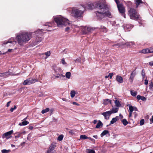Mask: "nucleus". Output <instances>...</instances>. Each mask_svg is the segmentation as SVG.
<instances>
[{
    "label": "nucleus",
    "mask_w": 153,
    "mask_h": 153,
    "mask_svg": "<svg viewBox=\"0 0 153 153\" xmlns=\"http://www.w3.org/2000/svg\"><path fill=\"white\" fill-rule=\"evenodd\" d=\"M86 8L85 10H91L95 7L99 9V10L96 12L97 17L101 19L105 16L109 17H112L110 12L108 10V6L106 4L105 0H100L97 1L95 6L93 3H89L86 5H82Z\"/></svg>",
    "instance_id": "nucleus-1"
},
{
    "label": "nucleus",
    "mask_w": 153,
    "mask_h": 153,
    "mask_svg": "<svg viewBox=\"0 0 153 153\" xmlns=\"http://www.w3.org/2000/svg\"><path fill=\"white\" fill-rule=\"evenodd\" d=\"M32 33L24 31H21L16 35V38L18 44L22 46L30 40Z\"/></svg>",
    "instance_id": "nucleus-2"
},
{
    "label": "nucleus",
    "mask_w": 153,
    "mask_h": 153,
    "mask_svg": "<svg viewBox=\"0 0 153 153\" xmlns=\"http://www.w3.org/2000/svg\"><path fill=\"white\" fill-rule=\"evenodd\" d=\"M85 9V7L82 5L77 7H73L72 9L71 14L73 16L77 18L82 16Z\"/></svg>",
    "instance_id": "nucleus-3"
},
{
    "label": "nucleus",
    "mask_w": 153,
    "mask_h": 153,
    "mask_svg": "<svg viewBox=\"0 0 153 153\" xmlns=\"http://www.w3.org/2000/svg\"><path fill=\"white\" fill-rule=\"evenodd\" d=\"M54 20L58 27L65 26L69 25L70 24L68 19L65 18L62 16L54 18Z\"/></svg>",
    "instance_id": "nucleus-4"
},
{
    "label": "nucleus",
    "mask_w": 153,
    "mask_h": 153,
    "mask_svg": "<svg viewBox=\"0 0 153 153\" xmlns=\"http://www.w3.org/2000/svg\"><path fill=\"white\" fill-rule=\"evenodd\" d=\"M128 12L130 19L135 20L139 19V16L135 9L132 8H131Z\"/></svg>",
    "instance_id": "nucleus-5"
},
{
    "label": "nucleus",
    "mask_w": 153,
    "mask_h": 153,
    "mask_svg": "<svg viewBox=\"0 0 153 153\" xmlns=\"http://www.w3.org/2000/svg\"><path fill=\"white\" fill-rule=\"evenodd\" d=\"M61 69L60 68H58L56 70H55V74H53L51 76V79L53 80L59 78L62 79V77H64L65 76L59 73L60 72Z\"/></svg>",
    "instance_id": "nucleus-6"
},
{
    "label": "nucleus",
    "mask_w": 153,
    "mask_h": 153,
    "mask_svg": "<svg viewBox=\"0 0 153 153\" xmlns=\"http://www.w3.org/2000/svg\"><path fill=\"white\" fill-rule=\"evenodd\" d=\"M115 1L117 5V7L119 12L120 13L123 14L124 17V18H126L125 15L124 14L125 11V9L123 5L121 4H119V1L118 0H115Z\"/></svg>",
    "instance_id": "nucleus-7"
},
{
    "label": "nucleus",
    "mask_w": 153,
    "mask_h": 153,
    "mask_svg": "<svg viewBox=\"0 0 153 153\" xmlns=\"http://www.w3.org/2000/svg\"><path fill=\"white\" fill-rule=\"evenodd\" d=\"M16 41L13 38H11L8 41H5L3 42L2 45H7H7L9 46H14V43H16Z\"/></svg>",
    "instance_id": "nucleus-8"
},
{
    "label": "nucleus",
    "mask_w": 153,
    "mask_h": 153,
    "mask_svg": "<svg viewBox=\"0 0 153 153\" xmlns=\"http://www.w3.org/2000/svg\"><path fill=\"white\" fill-rule=\"evenodd\" d=\"M37 81L36 79H28L25 80L23 83L24 85H29L33 84Z\"/></svg>",
    "instance_id": "nucleus-9"
},
{
    "label": "nucleus",
    "mask_w": 153,
    "mask_h": 153,
    "mask_svg": "<svg viewBox=\"0 0 153 153\" xmlns=\"http://www.w3.org/2000/svg\"><path fill=\"white\" fill-rule=\"evenodd\" d=\"M13 131L12 130L4 133L2 136V138H6L7 139L11 137V135L13 133Z\"/></svg>",
    "instance_id": "nucleus-10"
},
{
    "label": "nucleus",
    "mask_w": 153,
    "mask_h": 153,
    "mask_svg": "<svg viewBox=\"0 0 153 153\" xmlns=\"http://www.w3.org/2000/svg\"><path fill=\"white\" fill-rule=\"evenodd\" d=\"M111 114H112L110 111L103 112L102 114L104 116L106 120L109 119V117Z\"/></svg>",
    "instance_id": "nucleus-11"
},
{
    "label": "nucleus",
    "mask_w": 153,
    "mask_h": 153,
    "mask_svg": "<svg viewBox=\"0 0 153 153\" xmlns=\"http://www.w3.org/2000/svg\"><path fill=\"white\" fill-rule=\"evenodd\" d=\"M116 79L119 83H122L123 82V78L120 76H117L116 77Z\"/></svg>",
    "instance_id": "nucleus-12"
},
{
    "label": "nucleus",
    "mask_w": 153,
    "mask_h": 153,
    "mask_svg": "<svg viewBox=\"0 0 153 153\" xmlns=\"http://www.w3.org/2000/svg\"><path fill=\"white\" fill-rule=\"evenodd\" d=\"M119 110L118 107H114L113 106H112L111 110L110 111L111 114L115 113L117 112Z\"/></svg>",
    "instance_id": "nucleus-13"
},
{
    "label": "nucleus",
    "mask_w": 153,
    "mask_h": 153,
    "mask_svg": "<svg viewBox=\"0 0 153 153\" xmlns=\"http://www.w3.org/2000/svg\"><path fill=\"white\" fill-rule=\"evenodd\" d=\"M136 72L134 71H132V72L131 73L129 79L131 80V83L132 82L133 79L136 75Z\"/></svg>",
    "instance_id": "nucleus-14"
},
{
    "label": "nucleus",
    "mask_w": 153,
    "mask_h": 153,
    "mask_svg": "<svg viewBox=\"0 0 153 153\" xmlns=\"http://www.w3.org/2000/svg\"><path fill=\"white\" fill-rule=\"evenodd\" d=\"M116 100L114 101V102L116 106L117 107H120L121 106V102L120 101L118 100L115 98Z\"/></svg>",
    "instance_id": "nucleus-15"
},
{
    "label": "nucleus",
    "mask_w": 153,
    "mask_h": 153,
    "mask_svg": "<svg viewBox=\"0 0 153 153\" xmlns=\"http://www.w3.org/2000/svg\"><path fill=\"white\" fill-rule=\"evenodd\" d=\"M134 1L137 7H138L140 4L143 3L141 0H134Z\"/></svg>",
    "instance_id": "nucleus-16"
},
{
    "label": "nucleus",
    "mask_w": 153,
    "mask_h": 153,
    "mask_svg": "<svg viewBox=\"0 0 153 153\" xmlns=\"http://www.w3.org/2000/svg\"><path fill=\"white\" fill-rule=\"evenodd\" d=\"M10 74V73H9V72H6L2 73H0V77H5Z\"/></svg>",
    "instance_id": "nucleus-17"
},
{
    "label": "nucleus",
    "mask_w": 153,
    "mask_h": 153,
    "mask_svg": "<svg viewBox=\"0 0 153 153\" xmlns=\"http://www.w3.org/2000/svg\"><path fill=\"white\" fill-rule=\"evenodd\" d=\"M119 117L118 116H116L115 117L113 118L110 122V124H113L116 123L117 121L119 119Z\"/></svg>",
    "instance_id": "nucleus-18"
},
{
    "label": "nucleus",
    "mask_w": 153,
    "mask_h": 153,
    "mask_svg": "<svg viewBox=\"0 0 153 153\" xmlns=\"http://www.w3.org/2000/svg\"><path fill=\"white\" fill-rule=\"evenodd\" d=\"M56 147V145L55 144H52L49 147V149L47 151H52Z\"/></svg>",
    "instance_id": "nucleus-19"
},
{
    "label": "nucleus",
    "mask_w": 153,
    "mask_h": 153,
    "mask_svg": "<svg viewBox=\"0 0 153 153\" xmlns=\"http://www.w3.org/2000/svg\"><path fill=\"white\" fill-rule=\"evenodd\" d=\"M137 98L138 100H141L143 101H146V98L143 96H142L140 95H138Z\"/></svg>",
    "instance_id": "nucleus-20"
},
{
    "label": "nucleus",
    "mask_w": 153,
    "mask_h": 153,
    "mask_svg": "<svg viewBox=\"0 0 153 153\" xmlns=\"http://www.w3.org/2000/svg\"><path fill=\"white\" fill-rule=\"evenodd\" d=\"M133 27V26L127 24L125 25L124 26V29H128V30H130L129 29Z\"/></svg>",
    "instance_id": "nucleus-21"
},
{
    "label": "nucleus",
    "mask_w": 153,
    "mask_h": 153,
    "mask_svg": "<svg viewBox=\"0 0 153 153\" xmlns=\"http://www.w3.org/2000/svg\"><path fill=\"white\" fill-rule=\"evenodd\" d=\"M22 120V122L21 123H20L19 124V125L20 126H25L27 124H28L29 123V122H28L27 121H26V120Z\"/></svg>",
    "instance_id": "nucleus-22"
},
{
    "label": "nucleus",
    "mask_w": 153,
    "mask_h": 153,
    "mask_svg": "<svg viewBox=\"0 0 153 153\" xmlns=\"http://www.w3.org/2000/svg\"><path fill=\"white\" fill-rule=\"evenodd\" d=\"M109 103L111 104V100L108 99H105L104 100L103 104L105 105H107Z\"/></svg>",
    "instance_id": "nucleus-23"
},
{
    "label": "nucleus",
    "mask_w": 153,
    "mask_h": 153,
    "mask_svg": "<svg viewBox=\"0 0 153 153\" xmlns=\"http://www.w3.org/2000/svg\"><path fill=\"white\" fill-rule=\"evenodd\" d=\"M36 34L37 35V36H39L42 35V30H37L35 32Z\"/></svg>",
    "instance_id": "nucleus-24"
},
{
    "label": "nucleus",
    "mask_w": 153,
    "mask_h": 153,
    "mask_svg": "<svg viewBox=\"0 0 153 153\" xmlns=\"http://www.w3.org/2000/svg\"><path fill=\"white\" fill-rule=\"evenodd\" d=\"M102 123L100 120L97 123L96 128H100V127H102Z\"/></svg>",
    "instance_id": "nucleus-25"
},
{
    "label": "nucleus",
    "mask_w": 153,
    "mask_h": 153,
    "mask_svg": "<svg viewBox=\"0 0 153 153\" xmlns=\"http://www.w3.org/2000/svg\"><path fill=\"white\" fill-rule=\"evenodd\" d=\"M101 31L103 32L104 33H106L107 32V29L105 27L102 26L100 28Z\"/></svg>",
    "instance_id": "nucleus-26"
},
{
    "label": "nucleus",
    "mask_w": 153,
    "mask_h": 153,
    "mask_svg": "<svg viewBox=\"0 0 153 153\" xmlns=\"http://www.w3.org/2000/svg\"><path fill=\"white\" fill-rule=\"evenodd\" d=\"M109 133V131H108L107 130H105L101 134L100 136L101 137H103V136Z\"/></svg>",
    "instance_id": "nucleus-27"
},
{
    "label": "nucleus",
    "mask_w": 153,
    "mask_h": 153,
    "mask_svg": "<svg viewBox=\"0 0 153 153\" xmlns=\"http://www.w3.org/2000/svg\"><path fill=\"white\" fill-rule=\"evenodd\" d=\"M95 29V28L91 27H87V30L88 31V32H91L94 30Z\"/></svg>",
    "instance_id": "nucleus-28"
},
{
    "label": "nucleus",
    "mask_w": 153,
    "mask_h": 153,
    "mask_svg": "<svg viewBox=\"0 0 153 153\" xmlns=\"http://www.w3.org/2000/svg\"><path fill=\"white\" fill-rule=\"evenodd\" d=\"M87 28V27H83L82 29V31L84 34H86L88 33Z\"/></svg>",
    "instance_id": "nucleus-29"
},
{
    "label": "nucleus",
    "mask_w": 153,
    "mask_h": 153,
    "mask_svg": "<svg viewBox=\"0 0 153 153\" xmlns=\"http://www.w3.org/2000/svg\"><path fill=\"white\" fill-rule=\"evenodd\" d=\"M71 74L69 72H67L66 73L65 76L68 79H70L71 76Z\"/></svg>",
    "instance_id": "nucleus-30"
},
{
    "label": "nucleus",
    "mask_w": 153,
    "mask_h": 153,
    "mask_svg": "<svg viewBox=\"0 0 153 153\" xmlns=\"http://www.w3.org/2000/svg\"><path fill=\"white\" fill-rule=\"evenodd\" d=\"M140 53H148V49L146 48L145 49H143L141 50L140 52Z\"/></svg>",
    "instance_id": "nucleus-31"
},
{
    "label": "nucleus",
    "mask_w": 153,
    "mask_h": 153,
    "mask_svg": "<svg viewBox=\"0 0 153 153\" xmlns=\"http://www.w3.org/2000/svg\"><path fill=\"white\" fill-rule=\"evenodd\" d=\"M122 122L124 125L125 126L127 125L128 123V122L125 119H123L122 120Z\"/></svg>",
    "instance_id": "nucleus-32"
},
{
    "label": "nucleus",
    "mask_w": 153,
    "mask_h": 153,
    "mask_svg": "<svg viewBox=\"0 0 153 153\" xmlns=\"http://www.w3.org/2000/svg\"><path fill=\"white\" fill-rule=\"evenodd\" d=\"M131 95L133 96H135L137 94V92L136 91H134L133 90H131L130 91Z\"/></svg>",
    "instance_id": "nucleus-33"
},
{
    "label": "nucleus",
    "mask_w": 153,
    "mask_h": 153,
    "mask_svg": "<svg viewBox=\"0 0 153 153\" xmlns=\"http://www.w3.org/2000/svg\"><path fill=\"white\" fill-rule=\"evenodd\" d=\"M42 38L39 37H38L36 39V44H38V43L41 41Z\"/></svg>",
    "instance_id": "nucleus-34"
},
{
    "label": "nucleus",
    "mask_w": 153,
    "mask_h": 153,
    "mask_svg": "<svg viewBox=\"0 0 153 153\" xmlns=\"http://www.w3.org/2000/svg\"><path fill=\"white\" fill-rule=\"evenodd\" d=\"M134 43L133 42H127L125 43V45L128 46H131L133 45Z\"/></svg>",
    "instance_id": "nucleus-35"
},
{
    "label": "nucleus",
    "mask_w": 153,
    "mask_h": 153,
    "mask_svg": "<svg viewBox=\"0 0 153 153\" xmlns=\"http://www.w3.org/2000/svg\"><path fill=\"white\" fill-rule=\"evenodd\" d=\"M49 111V108H47L45 109H43L42 111V114H44L47 112H48Z\"/></svg>",
    "instance_id": "nucleus-36"
},
{
    "label": "nucleus",
    "mask_w": 153,
    "mask_h": 153,
    "mask_svg": "<svg viewBox=\"0 0 153 153\" xmlns=\"http://www.w3.org/2000/svg\"><path fill=\"white\" fill-rule=\"evenodd\" d=\"M71 96L72 98H73L75 95V91H71Z\"/></svg>",
    "instance_id": "nucleus-37"
},
{
    "label": "nucleus",
    "mask_w": 153,
    "mask_h": 153,
    "mask_svg": "<svg viewBox=\"0 0 153 153\" xmlns=\"http://www.w3.org/2000/svg\"><path fill=\"white\" fill-rule=\"evenodd\" d=\"M128 105L129 106V112H132L134 110V108L131 105Z\"/></svg>",
    "instance_id": "nucleus-38"
},
{
    "label": "nucleus",
    "mask_w": 153,
    "mask_h": 153,
    "mask_svg": "<svg viewBox=\"0 0 153 153\" xmlns=\"http://www.w3.org/2000/svg\"><path fill=\"white\" fill-rule=\"evenodd\" d=\"M63 137L64 136L63 135H60L58 137L57 140L59 141H62L63 139Z\"/></svg>",
    "instance_id": "nucleus-39"
},
{
    "label": "nucleus",
    "mask_w": 153,
    "mask_h": 153,
    "mask_svg": "<svg viewBox=\"0 0 153 153\" xmlns=\"http://www.w3.org/2000/svg\"><path fill=\"white\" fill-rule=\"evenodd\" d=\"M80 139H87L88 137L85 135H80Z\"/></svg>",
    "instance_id": "nucleus-40"
},
{
    "label": "nucleus",
    "mask_w": 153,
    "mask_h": 153,
    "mask_svg": "<svg viewBox=\"0 0 153 153\" xmlns=\"http://www.w3.org/2000/svg\"><path fill=\"white\" fill-rule=\"evenodd\" d=\"M149 53H153V47L148 48Z\"/></svg>",
    "instance_id": "nucleus-41"
},
{
    "label": "nucleus",
    "mask_w": 153,
    "mask_h": 153,
    "mask_svg": "<svg viewBox=\"0 0 153 153\" xmlns=\"http://www.w3.org/2000/svg\"><path fill=\"white\" fill-rule=\"evenodd\" d=\"M16 134H17V135L15 137L16 138L20 137L22 135V133H21L20 132H18Z\"/></svg>",
    "instance_id": "nucleus-42"
},
{
    "label": "nucleus",
    "mask_w": 153,
    "mask_h": 153,
    "mask_svg": "<svg viewBox=\"0 0 153 153\" xmlns=\"http://www.w3.org/2000/svg\"><path fill=\"white\" fill-rule=\"evenodd\" d=\"M10 151L9 150H7L6 149H3L1 150L2 153H8Z\"/></svg>",
    "instance_id": "nucleus-43"
},
{
    "label": "nucleus",
    "mask_w": 153,
    "mask_h": 153,
    "mask_svg": "<svg viewBox=\"0 0 153 153\" xmlns=\"http://www.w3.org/2000/svg\"><path fill=\"white\" fill-rule=\"evenodd\" d=\"M88 153H95L94 150L88 149Z\"/></svg>",
    "instance_id": "nucleus-44"
},
{
    "label": "nucleus",
    "mask_w": 153,
    "mask_h": 153,
    "mask_svg": "<svg viewBox=\"0 0 153 153\" xmlns=\"http://www.w3.org/2000/svg\"><path fill=\"white\" fill-rule=\"evenodd\" d=\"M144 123V119H142L140 120V126H142L143 125Z\"/></svg>",
    "instance_id": "nucleus-45"
},
{
    "label": "nucleus",
    "mask_w": 153,
    "mask_h": 153,
    "mask_svg": "<svg viewBox=\"0 0 153 153\" xmlns=\"http://www.w3.org/2000/svg\"><path fill=\"white\" fill-rule=\"evenodd\" d=\"M50 54L51 53L50 51H48L45 53V54L48 56H49L50 55Z\"/></svg>",
    "instance_id": "nucleus-46"
},
{
    "label": "nucleus",
    "mask_w": 153,
    "mask_h": 153,
    "mask_svg": "<svg viewBox=\"0 0 153 153\" xmlns=\"http://www.w3.org/2000/svg\"><path fill=\"white\" fill-rule=\"evenodd\" d=\"M142 75L143 76V78H144L145 77V73L144 72V71L143 70L142 71Z\"/></svg>",
    "instance_id": "nucleus-47"
},
{
    "label": "nucleus",
    "mask_w": 153,
    "mask_h": 153,
    "mask_svg": "<svg viewBox=\"0 0 153 153\" xmlns=\"http://www.w3.org/2000/svg\"><path fill=\"white\" fill-rule=\"evenodd\" d=\"M69 134L71 135H73L74 134V131L73 130H71L70 131H69Z\"/></svg>",
    "instance_id": "nucleus-48"
},
{
    "label": "nucleus",
    "mask_w": 153,
    "mask_h": 153,
    "mask_svg": "<svg viewBox=\"0 0 153 153\" xmlns=\"http://www.w3.org/2000/svg\"><path fill=\"white\" fill-rule=\"evenodd\" d=\"M16 108V107L15 105L14 107L13 108H11L10 109V111L11 112L13 111Z\"/></svg>",
    "instance_id": "nucleus-49"
},
{
    "label": "nucleus",
    "mask_w": 153,
    "mask_h": 153,
    "mask_svg": "<svg viewBox=\"0 0 153 153\" xmlns=\"http://www.w3.org/2000/svg\"><path fill=\"white\" fill-rule=\"evenodd\" d=\"M61 62L62 63L63 65H65L66 64V62H65V59L64 58L62 59L61 60Z\"/></svg>",
    "instance_id": "nucleus-50"
},
{
    "label": "nucleus",
    "mask_w": 153,
    "mask_h": 153,
    "mask_svg": "<svg viewBox=\"0 0 153 153\" xmlns=\"http://www.w3.org/2000/svg\"><path fill=\"white\" fill-rule=\"evenodd\" d=\"M114 74L113 73H110L108 74L109 77L110 79H111L112 76Z\"/></svg>",
    "instance_id": "nucleus-51"
},
{
    "label": "nucleus",
    "mask_w": 153,
    "mask_h": 153,
    "mask_svg": "<svg viewBox=\"0 0 153 153\" xmlns=\"http://www.w3.org/2000/svg\"><path fill=\"white\" fill-rule=\"evenodd\" d=\"M32 135L31 134H29L27 136V139L28 140H30V137H31Z\"/></svg>",
    "instance_id": "nucleus-52"
},
{
    "label": "nucleus",
    "mask_w": 153,
    "mask_h": 153,
    "mask_svg": "<svg viewBox=\"0 0 153 153\" xmlns=\"http://www.w3.org/2000/svg\"><path fill=\"white\" fill-rule=\"evenodd\" d=\"M75 61L76 62H80L81 61L80 59V58H77V59H76V60H75Z\"/></svg>",
    "instance_id": "nucleus-53"
},
{
    "label": "nucleus",
    "mask_w": 153,
    "mask_h": 153,
    "mask_svg": "<svg viewBox=\"0 0 153 153\" xmlns=\"http://www.w3.org/2000/svg\"><path fill=\"white\" fill-rule=\"evenodd\" d=\"M144 84L145 85H147L148 84V80H147L146 79H145V80H144Z\"/></svg>",
    "instance_id": "nucleus-54"
},
{
    "label": "nucleus",
    "mask_w": 153,
    "mask_h": 153,
    "mask_svg": "<svg viewBox=\"0 0 153 153\" xmlns=\"http://www.w3.org/2000/svg\"><path fill=\"white\" fill-rule=\"evenodd\" d=\"M70 29V27H67L65 28V31H66L68 32Z\"/></svg>",
    "instance_id": "nucleus-55"
},
{
    "label": "nucleus",
    "mask_w": 153,
    "mask_h": 153,
    "mask_svg": "<svg viewBox=\"0 0 153 153\" xmlns=\"http://www.w3.org/2000/svg\"><path fill=\"white\" fill-rule=\"evenodd\" d=\"M11 102L10 101H9V102H7V107H8L9 106L10 104V103Z\"/></svg>",
    "instance_id": "nucleus-56"
},
{
    "label": "nucleus",
    "mask_w": 153,
    "mask_h": 153,
    "mask_svg": "<svg viewBox=\"0 0 153 153\" xmlns=\"http://www.w3.org/2000/svg\"><path fill=\"white\" fill-rule=\"evenodd\" d=\"M29 128L30 130H32L33 129V126H29Z\"/></svg>",
    "instance_id": "nucleus-57"
},
{
    "label": "nucleus",
    "mask_w": 153,
    "mask_h": 153,
    "mask_svg": "<svg viewBox=\"0 0 153 153\" xmlns=\"http://www.w3.org/2000/svg\"><path fill=\"white\" fill-rule=\"evenodd\" d=\"M149 65L151 66H153V61H151L149 62Z\"/></svg>",
    "instance_id": "nucleus-58"
},
{
    "label": "nucleus",
    "mask_w": 153,
    "mask_h": 153,
    "mask_svg": "<svg viewBox=\"0 0 153 153\" xmlns=\"http://www.w3.org/2000/svg\"><path fill=\"white\" fill-rule=\"evenodd\" d=\"M73 104L74 105H78L79 104H77L76 102H73Z\"/></svg>",
    "instance_id": "nucleus-59"
},
{
    "label": "nucleus",
    "mask_w": 153,
    "mask_h": 153,
    "mask_svg": "<svg viewBox=\"0 0 153 153\" xmlns=\"http://www.w3.org/2000/svg\"><path fill=\"white\" fill-rule=\"evenodd\" d=\"M149 86L151 88L152 87H153V84L152 82L151 84H150Z\"/></svg>",
    "instance_id": "nucleus-60"
},
{
    "label": "nucleus",
    "mask_w": 153,
    "mask_h": 153,
    "mask_svg": "<svg viewBox=\"0 0 153 153\" xmlns=\"http://www.w3.org/2000/svg\"><path fill=\"white\" fill-rule=\"evenodd\" d=\"M132 112H129V116L131 117L132 116Z\"/></svg>",
    "instance_id": "nucleus-61"
},
{
    "label": "nucleus",
    "mask_w": 153,
    "mask_h": 153,
    "mask_svg": "<svg viewBox=\"0 0 153 153\" xmlns=\"http://www.w3.org/2000/svg\"><path fill=\"white\" fill-rule=\"evenodd\" d=\"M150 121H152V123L153 122V115L152 117V118L151 119H150Z\"/></svg>",
    "instance_id": "nucleus-62"
},
{
    "label": "nucleus",
    "mask_w": 153,
    "mask_h": 153,
    "mask_svg": "<svg viewBox=\"0 0 153 153\" xmlns=\"http://www.w3.org/2000/svg\"><path fill=\"white\" fill-rule=\"evenodd\" d=\"M97 121L96 120H94L93 121V123L94 124H95L97 123Z\"/></svg>",
    "instance_id": "nucleus-63"
},
{
    "label": "nucleus",
    "mask_w": 153,
    "mask_h": 153,
    "mask_svg": "<svg viewBox=\"0 0 153 153\" xmlns=\"http://www.w3.org/2000/svg\"><path fill=\"white\" fill-rule=\"evenodd\" d=\"M47 153H54L53 152H51V151H47Z\"/></svg>",
    "instance_id": "nucleus-64"
}]
</instances>
